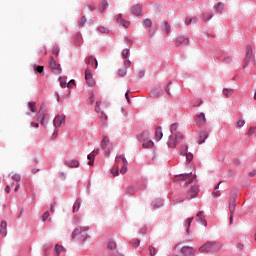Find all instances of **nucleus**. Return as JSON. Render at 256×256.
I'll use <instances>...</instances> for the list:
<instances>
[{
  "label": "nucleus",
  "mask_w": 256,
  "mask_h": 256,
  "mask_svg": "<svg viewBox=\"0 0 256 256\" xmlns=\"http://www.w3.org/2000/svg\"><path fill=\"white\" fill-rule=\"evenodd\" d=\"M223 249V243L217 241H208L204 245L199 248L201 253H209L213 251V253H219Z\"/></svg>",
  "instance_id": "obj_1"
},
{
  "label": "nucleus",
  "mask_w": 256,
  "mask_h": 256,
  "mask_svg": "<svg viewBox=\"0 0 256 256\" xmlns=\"http://www.w3.org/2000/svg\"><path fill=\"white\" fill-rule=\"evenodd\" d=\"M88 231L89 226L77 227L72 232V239H78V241H86L89 239V234H87Z\"/></svg>",
  "instance_id": "obj_2"
},
{
  "label": "nucleus",
  "mask_w": 256,
  "mask_h": 256,
  "mask_svg": "<svg viewBox=\"0 0 256 256\" xmlns=\"http://www.w3.org/2000/svg\"><path fill=\"white\" fill-rule=\"evenodd\" d=\"M174 181H186L185 184L186 185H191V183H196L197 181V176L193 175L192 172L190 173H184V174H178L176 176H174Z\"/></svg>",
  "instance_id": "obj_3"
},
{
  "label": "nucleus",
  "mask_w": 256,
  "mask_h": 256,
  "mask_svg": "<svg viewBox=\"0 0 256 256\" xmlns=\"http://www.w3.org/2000/svg\"><path fill=\"white\" fill-rule=\"evenodd\" d=\"M181 141H183V134L181 132H176L174 136H169L167 146L170 149H175V147H177V144L181 143Z\"/></svg>",
  "instance_id": "obj_4"
},
{
  "label": "nucleus",
  "mask_w": 256,
  "mask_h": 256,
  "mask_svg": "<svg viewBox=\"0 0 256 256\" xmlns=\"http://www.w3.org/2000/svg\"><path fill=\"white\" fill-rule=\"evenodd\" d=\"M253 58V47L251 45L246 46V56L244 58V68L251 63V59Z\"/></svg>",
  "instance_id": "obj_5"
},
{
  "label": "nucleus",
  "mask_w": 256,
  "mask_h": 256,
  "mask_svg": "<svg viewBox=\"0 0 256 256\" xmlns=\"http://www.w3.org/2000/svg\"><path fill=\"white\" fill-rule=\"evenodd\" d=\"M65 119H66L65 114L56 115L53 120L54 129H59V127H61V125L65 124Z\"/></svg>",
  "instance_id": "obj_6"
},
{
  "label": "nucleus",
  "mask_w": 256,
  "mask_h": 256,
  "mask_svg": "<svg viewBox=\"0 0 256 256\" xmlns=\"http://www.w3.org/2000/svg\"><path fill=\"white\" fill-rule=\"evenodd\" d=\"M40 116L37 117V121H40L41 125L47 128V125H49V115L41 112V109L39 110Z\"/></svg>",
  "instance_id": "obj_7"
},
{
  "label": "nucleus",
  "mask_w": 256,
  "mask_h": 256,
  "mask_svg": "<svg viewBox=\"0 0 256 256\" xmlns=\"http://www.w3.org/2000/svg\"><path fill=\"white\" fill-rule=\"evenodd\" d=\"M85 79H86V83H87V85H89V87H94L95 80L93 79V72H91V69L85 70Z\"/></svg>",
  "instance_id": "obj_8"
},
{
  "label": "nucleus",
  "mask_w": 256,
  "mask_h": 256,
  "mask_svg": "<svg viewBox=\"0 0 256 256\" xmlns=\"http://www.w3.org/2000/svg\"><path fill=\"white\" fill-rule=\"evenodd\" d=\"M197 195H199V186L193 185L187 193V199H189V200L195 199V197H197Z\"/></svg>",
  "instance_id": "obj_9"
},
{
  "label": "nucleus",
  "mask_w": 256,
  "mask_h": 256,
  "mask_svg": "<svg viewBox=\"0 0 256 256\" xmlns=\"http://www.w3.org/2000/svg\"><path fill=\"white\" fill-rule=\"evenodd\" d=\"M151 99H159L163 95V89L161 87L154 88L149 92Z\"/></svg>",
  "instance_id": "obj_10"
},
{
  "label": "nucleus",
  "mask_w": 256,
  "mask_h": 256,
  "mask_svg": "<svg viewBox=\"0 0 256 256\" xmlns=\"http://www.w3.org/2000/svg\"><path fill=\"white\" fill-rule=\"evenodd\" d=\"M151 133H153V131L144 130L137 136L138 141H140V143H143V141L149 140V138L151 137Z\"/></svg>",
  "instance_id": "obj_11"
},
{
  "label": "nucleus",
  "mask_w": 256,
  "mask_h": 256,
  "mask_svg": "<svg viewBox=\"0 0 256 256\" xmlns=\"http://www.w3.org/2000/svg\"><path fill=\"white\" fill-rule=\"evenodd\" d=\"M64 165L66 167H68L69 169H77V167H79L80 163H79V160L69 159L64 162Z\"/></svg>",
  "instance_id": "obj_12"
},
{
  "label": "nucleus",
  "mask_w": 256,
  "mask_h": 256,
  "mask_svg": "<svg viewBox=\"0 0 256 256\" xmlns=\"http://www.w3.org/2000/svg\"><path fill=\"white\" fill-rule=\"evenodd\" d=\"M181 253L184 256H195V249L193 247H190V246H183L181 248Z\"/></svg>",
  "instance_id": "obj_13"
},
{
  "label": "nucleus",
  "mask_w": 256,
  "mask_h": 256,
  "mask_svg": "<svg viewBox=\"0 0 256 256\" xmlns=\"http://www.w3.org/2000/svg\"><path fill=\"white\" fill-rule=\"evenodd\" d=\"M50 67H51L52 71H55V73L60 75L61 65L57 64V62L55 61V59L53 57L50 58Z\"/></svg>",
  "instance_id": "obj_14"
},
{
  "label": "nucleus",
  "mask_w": 256,
  "mask_h": 256,
  "mask_svg": "<svg viewBox=\"0 0 256 256\" xmlns=\"http://www.w3.org/2000/svg\"><path fill=\"white\" fill-rule=\"evenodd\" d=\"M196 117H197L196 125L198 127H203V125H205V123H207V118H205V113L201 112Z\"/></svg>",
  "instance_id": "obj_15"
},
{
  "label": "nucleus",
  "mask_w": 256,
  "mask_h": 256,
  "mask_svg": "<svg viewBox=\"0 0 256 256\" xmlns=\"http://www.w3.org/2000/svg\"><path fill=\"white\" fill-rule=\"evenodd\" d=\"M204 211H199L196 215V221L197 223H201L204 227H207V220L205 219V216L203 215Z\"/></svg>",
  "instance_id": "obj_16"
},
{
  "label": "nucleus",
  "mask_w": 256,
  "mask_h": 256,
  "mask_svg": "<svg viewBox=\"0 0 256 256\" xmlns=\"http://www.w3.org/2000/svg\"><path fill=\"white\" fill-rule=\"evenodd\" d=\"M177 45H189V37L187 36H178L176 38Z\"/></svg>",
  "instance_id": "obj_17"
},
{
  "label": "nucleus",
  "mask_w": 256,
  "mask_h": 256,
  "mask_svg": "<svg viewBox=\"0 0 256 256\" xmlns=\"http://www.w3.org/2000/svg\"><path fill=\"white\" fill-rule=\"evenodd\" d=\"M188 149H189V146L186 145V146L184 147V150L182 151V153H184V155H185V157H186L187 163H191V161H193V153L187 152Z\"/></svg>",
  "instance_id": "obj_18"
},
{
  "label": "nucleus",
  "mask_w": 256,
  "mask_h": 256,
  "mask_svg": "<svg viewBox=\"0 0 256 256\" xmlns=\"http://www.w3.org/2000/svg\"><path fill=\"white\" fill-rule=\"evenodd\" d=\"M1 237H7V221L3 220L0 224Z\"/></svg>",
  "instance_id": "obj_19"
},
{
  "label": "nucleus",
  "mask_w": 256,
  "mask_h": 256,
  "mask_svg": "<svg viewBox=\"0 0 256 256\" xmlns=\"http://www.w3.org/2000/svg\"><path fill=\"white\" fill-rule=\"evenodd\" d=\"M209 137V133L206 131H201L199 134V140H198V145H203L205 143V140H207Z\"/></svg>",
  "instance_id": "obj_20"
},
{
  "label": "nucleus",
  "mask_w": 256,
  "mask_h": 256,
  "mask_svg": "<svg viewBox=\"0 0 256 256\" xmlns=\"http://www.w3.org/2000/svg\"><path fill=\"white\" fill-rule=\"evenodd\" d=\"M88 65H91V67H93L94 69H97L98 65H99V62H97V58L93 57V56H90L88 59H87V62H86Z\"/></svg>",
  "instance_id": "obj_21"
},
{
  "label": "nucleus",
  "mask_w": 256,
  "mask_h": 256,
  "mask_svg": "<svg viewBox=\"0 0 256 256\" xmlns=\"http://www.w3.org/2000/svg\"><path fill=\"white\" fill-rule=\"evenodd\" d=\"M116 21H117L118 25H122L123 27H129V25H131V23L129 21L123 19L121 14L118 15Z\"/></svg>",
  "instance_id": "obj_22"
},
{
  "label": "nucleus",
  "mask_w": 256,
  "mask_h": 256,
  "mask_svg": "<svg viewBox=\"0 0 256 256\" xmlns=\"http://www.w3.org/2000/svg\"><path fill=\"white\" fill-rule=\"evenodd\" d=\"M142 147L144 149H153V147H155V142H153V140H146L142 142Z\"/></svg>",
  "instance_id": "obj_23"
},
{
  "label": "nucleus",
  "mask_w": 256,
  "mask_h": 256,
  "mask_svg": "<svg viewBox=\"0 0 256 256\" xmlns=\"http://www.w3.org/2000/svg\"><path fill=\"white\" fill-rule=\"evenodd\" d=\"M141 5H135L133 6L130 11L133 15H136L137 17H139V15H141Z\"/></svg>",
  "instance_id": "obj_24"
},
{
  "label": "nucleus",
  "mask_w": 256,
  "mask_h": 256,
  "mask_svg": "<svg viewBox=\"0 0 256 256\" xmlns=\"http://www.w3.org/2000/svg\"><path fill=\"white\" fill-rule=\"evenodd\" d=\"M54 253H55L56 256L61 255V253H65V247H63L62 245L56 244L55 249H54Z\"/></svg>",
  "instance_id": "obj_25"
},
{
  "label": "nucleus",
  "mask_w": 256,
  "mask_h": 256,
  "mask_svg": "<svg viewBox=\"0 0 256 256\" xmlns=\"http://www.w3.org/2000/svg\"><path fill=\"white\" fill-rule=\"evenodd\" d=\"M156 141H161L163 139V129L161 126H158L156 128V133H155Z\"/></svg>",
  "instance_id": "obj_26"
},
{
  "label": "nucleus",
  "mask_w": 256,
  "mask_h": 256,
  "mask_svg": "<svg viewBox=\"0 0 256 256\" xmlns=\"http://www.w3.org/2000/svg\"><path fill=\"white\" fill-rule=\"evenodd\" d=\"M123 164L121 165L120 173L121 175H125L127 173V165H129V162L127 161V158H122Z\"/></svg>",
  "instance_id": "obj_27"
},
{
  "label": "nucleus",
  "mask_w": 256,
  "mask_h": 256,
  "mask_svg": "<svg viewBox=\"0 0 256 256\" xmlns=\"http://www.w3.org/2000/svg\"><path fill=\"white\" fill-rule=\"evenodd\" d=\"M81 203H82L81 198H77V200L75 201V203L73 205V213H77V211H79V209H81Z\"/></svg>",
  "instance_id": "obj_28"
},
{
  "label": "nucleus",
  "mask_w": 256,
  "mask_h": 256,
  "mask_svg": "<svg viewBox=\"0 0 256 256\" xmlns=\"http://www.w3.org/2000/svg\"><path fill=\"white\" fill-rule=\"evenodd\" d=\"M237 199L233 198L230 203H229V211L230 213L234 214L235 213V207H236Z\"/></svg>",
  "instance_id": "obj_29"
},
{
  "label": "nucleus",
  "mask_w": 256,
  "mask_h": 256,
  "mask_svg": "<svg viewBox=\"0 0 256 256\" xmlns=\"http://www.w3.org/2000/svg\"><path fill=\"white\" fill-rule=\"evenodd\" d=\"M107 145H109V137L104 136L101 141L100 147L101 149H107Z\"/></svg>",
  "instance_id": "obj_30"
},
{
  "label": "nucleus",
  "mask_w": 256,
  "mask_h": 256,
  "mask_svg": "<svg viewBox=\"0 0 256 256\" xmlns=\"http://www.w3.org/2000/svg\"><path fill=\"white\" fill-rule=\"evenodd\" d=\"M234 90L231 88H224L222 93L225 95V97L229 98L231 95H233Z\"/></svg>",
  "instance_id": "obj_31"
},
{
  "label": "nucleus",
  "mask_w": 256,
  "mask_h": 256,
  "mask_svg": "<svg viewBox=\"0 0 256 256\" xmlns=\"http://www.w3.org/2000/svg\"><path fill=\"white\" fill-rule=\"evenodd\" d=\"M152 206H153V207H157L158 209H159L160 207H163V200L157 198L156 200H154V201L152 202Z\"/></svg>",
  "instance_id": "obj_32"
},
{
  "label": "nucleus",
  "mask_w": 256,
  "mask_h": 256,
  "mask_svg": "<svg viewBox=\"0 0 256 256\" xmlns=\"http://www.w3.org/2000/svg\"><path fill=\"white\" fill-rule=\"evenodd\" d=\"M123 159H125L124 155L116 156V159H115L116 167H117V165H119V167H121V165H123Z\"/></svg>",
  "instance_id": "obj_33"
},
{
  "label": "nucleus",
  "mask_w": 256,
  "mask_h": 256,
  "mask_svg": "<svg viewBox=\"0 0 256 256\" xmlns=\"http://www.w3.org/2000/svg\"><path fill=\"white\" fill-rule=\"evenodd\" d=\"M108 7H109V3L106 0H103L102 5L99 8L100 13L105 12L108 9Z\"/></svg>",
  "instance_id": "obj_34"
},
{
  "label": "nucleus",
  "mask_w": 256,
  "mask_h": 256,
  "mask_svg": "<svg viewBox=\"0 0 256 256\" xmlns=\"http://www.w3.org/2000/svg\"><path fill=\"white\" fill-rule=\"evenodd\" d=\"M37 103L35 102H28V106L30 107V111L32 113H37Z\"/></svg>",
  "instance_id": "obj_35"
},
{
  "label": "nucleus",
  "mask_w": 256,
  "mask_h": 256,
  "mask_svg": "<svg viewBox=\"0 0 256 256\" xmlns=\"http://www.w3.org/2000/svg\"><path fill=\"white\" fill-rule=\"evenodd\" d=\"M88 161V165L92 166L95 163V154H88L87 156Z\"/></svg>",
  "instance_id": "obj_36"
},
{
  "label": "nucleus",
  "mask_w": 256,
  "mask_h": 256,
  "mask_svg": "<svg viewBox=\"0 0 256 256\" xmlns=\"http://www.w3.org/2000/svg\"><path fill=\"white\" fill-rule=\"evenodd\" d=\"M224 5L222 2H218L216 5V13H223Z\"/></svg>",
  "instance_id": "obj_37"
},
{
  "label": "nucleus",
  "mask_w": 256,
  "mask_h": 256,
  "mask_svg": "<svg viewBox=\"0 0 256 256\" xmlns=\"http://www.w3.org/2000/svg\"><path fill=\"white\" fill-rule=\"evenodd\" d=\"M177 129H179V124L178 123H174L171 124L170 126V133L173 135H175V131H177Z\"/></svg>",
  "instance_id": "obj_38"
},
{
  "label": "nucleus",
  "mask_w": 256,
  "mask_h": 256,
  "mask_svg": "<svg viewBox=\"0 0 256 256\" xmlns=\"http://www.w3.org/2000/svg\"><path fill=\"white\" fill-rule=\"evenodd\" d=\"M162 28L166 31V33H171V25L168 22H164Z\"/></svg>",
  "instance_id": "obj_39"
},
{
  "label": "nucleus",
  "mask_w": 256,
  "mask_h": 256,
  "mask_svg": "<svg viewBox=\"0 0 256 256\" xmlns=\"http://www.w3.org/2000/svg\"><path fill=\"white\" fill-rule=\"evenodd\" d=\"M191 23H197V18L187 17L186 20H185V25H191Z\"/></svg>",
  "instance_id": "obj_40"
},
{
  "label": "nucleus",
  "mask_w": 256,
  "mask_h": 256,
  "mask_svg": "<svg viewBox=\"0 0 256 256\" xmlns=\"http://www.w3.org/2000/svg\"><path fill=\"white\" fill-rule=\"evenodd\" d=\"M111 173L113 177H117V175H119V165H117L116 168H112Z\"/></svg>",
  "instance_id": "obj_41"
},
{
  "label": "nucleus",
  "mask_w": 256,
  "mask_h": 256,
  "mask_svg": "<svg viewBox=\"0 0 256 256\" xmlns=\"http://www.w3.org/2000/svg\"><path fill=\"white\" fill-rule=\"evenodd\" d=\"M130 243L133 247H139V245H141V240L139 239L131 240Z\"/></svg>",
  "instance_id": "obj_42"
},
{
  "label": "nucleus",
  "mask_w": 256,
  "mask_h": 256,
  "mask_svg": "<svg viewBox=\"0 0 256 256\" xmlns=\"http://www.w3.org/2000/svg\"><path fill=\"white\" fill-rule=\"evenodd\" d=\"M117 244L113 240H109L108 242V249H116Z\"/></svg>",
  "instance_id": "obj_43"
},
{
  "label": "nucleus",
  "mask_w": 256,
  "mask_h": 256,
  "mask_svg": "<svg viewBox=\"0 0 256 256\" xmlns=\"http://www.w3.org/2000/svg\"><path fill=\"white\" fill-rule=\"evenodd\" d=\"M149 251L151 256H156L157 255V248L153 246H149Z\"/></svg>",
  "instance_id": "obj_44"
},
{
  "label": "nucleus",
  "mask_w": 256,
  "mask_h": 256,
  "mask_svg": "<svg viewBox=\"0 0 256 256\" xmlns=\"http://www.w3.org/2000/svg\"><path fill=\"white\" fill-rule=\"evenodd\" d=\"M129 55H130V50L128 48L122 51V56L124 57V59L129 58Z\"/></svg>",
  "instance_id": "obj_45"
},
{
  "label": "nucleus",
  "mask_w": 256,
  "mask_h": 256,
  "mask_svg": "<svg viewBox=\"0 0 256 256\" xmlns=\"http://www.w3.org/2000/svg\"><path fill=\"white\" fill-rule=\"evenodd\" d=\"M12 179L13 181H16L17 183H19V181H21V174H13L12 175Z\"/></svg>",
  "instance_id": "obj_46"
},
{
  "label": "nucleus",
  "mask_w": 256,
  "mask_h": 256,
  "mask_svg": "<svg viewBox=\"0 0 256 256\" xmlns=\"http://www.w3.org/2000/svg\"><path fill=\"white\" fill-rule=\"evenodd\" d=\"M193 219H195V218H193V217H191V218H188L187 220H186V225H187V233L189 234V227H191V223H193Z\"/></svg>",
  "instance_id": "obj_47"
},
{
  "label": "nucleus",
  "mask_w": 256,
  "mask_h": 256,
  "mask_svg": "<svg viewBox=\"0 0 256 256\" xmlns=\"http://www.w3.org/2000/svg\"><path fill=\"white\" fill-rule=\"evenodd\" d=\"M85 23H87V18L85 16H82L79 22V27H85Z\"/></svg>",
  "instance_id": "obj_48"
},
{
  "label": "nucleus",
  "mask_w": 256,
  "mask_h": 256,
  "mask_svg": "<svg viewBox=\"0 0 256 256\" xmlns=\"http://www.w3.org/2000/svg\"><path fill=\"white\" fill-rule=\"evenodd\" d=\"M51 137L52 139H57V137H59V128H54V132Z\"/></svg>",
  "instance_id": "obj_49"
},
{
  "label": "nucleus",
  "mask_w": 256,
  "mask_h": 256,
  "mask_svg": "<svg viewBox=\"0 0 256 256\" xmlns=\"http://www.w3.org/2000/svg\"><path fill=\"white\" fill-rule=\"evenodd\" d=\"M118 75L120 77H125V75H127V69H119L118 70Z\"/></svg>",
  "instance_id": "obj_50"
},
{
  "label": "nucleus",
  "mask_w": 256,
  "mask_h": 256,
  "mask_svg": "<svg viewBox=\"0 0 256 256\" xmlns=\"http://www.w3.org/2000/svg\"><path fill=\"white\" fill-rule=\"evenodd\" d=\"M126 191L128 195H135V188L133 186L128 187Z\"/></svg>",
  "instance_id": "obj_51"
},
{
  "label": "nucleus",
  "mask_w": 256,
  "mask_h": 256,
  "mask_svg": "<svg viewBox=\"0 0 256 256\" xmlns=\"http://www.w3.org/2000/svg\"><path fill=\"white\" fill-rule=\"evenodd\" d=\"M100 119L102 120V123H105L107 121V114H105V112H100Z\"/></svg>",
  "instance_id": "obj_52"
},
{
  "label": "nucleus",
  "mask_w": 256,
  "mask_h": 256,
  "mask_svg": "<svg viewBox=\"0 0 256 256\" xmlns=\"http://www.w3.org/2000/svg\"><path fill=\"white\" fill-rule=\"evenodd\" d=\"M204 19L205 21H211V19H213V14L211 13L204 14Z\"/></svg>",
  "instance_id": "obj_53"
},
{
  "label": "nucleus",
  "mask_w": 256,
  "mask_h": 256,
  "mask_svg": "<svg viewBox=\"0 0 256 256\" xmlns=\"http://www.w3.org/2000/svg\"><path fill=\"white\" fill-rule=\"evenodd\" d=\"M98 31H99L100 33H109V29H107V28H105V27H103V26H99V27H98Z\"/></svg>",
  "instance_id": "obj_54"
},
{
  "label": "nucleus",
  "mask_w": 256,
  "mask_h": 256,
  "mask_svg": "<svg viewBox=\"0 0 256 256\" xmlns=\"http://www.w3.org/2000/svg\"><path fill=\"white\" fill-rule=\"evenodd\" d=\"M59 46H54L53 47V49H52V53L54 54V55H56V57L59 55Z\"/></svg>",
  "instance_id": "obj_55"
},
{
  "label": "nucleus",
  "mask_w": 256,
  "mask_h": 256,
  "mask_svg": "<svg viewBox=\"0 0 256 256\" xmlns=\"http://www.w3.org/2000/svg\"><path fill=\"white\" fill-rule=\"evenodd\" d=\"M61 87H67V81H65V78L60 77L59 78Z\"/></svg>",
  "instance_id": "obj_56"
},
{
  "label": "nucleus",
  "mask_w": 256,
  "mask_h": 256,
  "mask_svg": "<svg viewBox=\"0 0 256 256\" xmlns=\"http://www.w3.org/2000/svg\"><path fill=\"white\" fill-rule=\"evenodd\" d=\"M100 105H101V101H97L96 105H95L96 113H100V111H101Z\"/></svg>",
  "instance_id": "obj_57"
},
{
  "label": "nucleus",
  "mask_w": 256,
  "mask_h": 256,
  "mask_svg": "<svg viewBox=\"0 0 256 256\" xmlns=\"http://www.w3.org/2000/svg\"><path fill=\"white\" fill-rule=\"evenodd\" d=\"M34 70L38 73H43V66L34 65Z\"/></svg>",
  "instance_id": "obj_58"
},
{
  "label": "nucleus",
  "mask_w": 256,
  "mask_h": 256,
  "mask_svg": "<svg viewBox=\"0 0 256 256\" xmlns=\"http://www.w3.org/2000/svg\"><path fill=\"white\" fill-rule=\"evenodd\" d=\"M86 7L89 9V11H95L97 9L95 4H88L86 5Z\"/></svg>",
  "instance_id": "obj_59"
},
{
  "label": "nucleus",
  "mask_w": 256,
  "mask_h": 256,
  "mask_svg": "<svg viewBox=\"0 0 256 256\" xmlns=\"http://www.w3.org/2000/svg\"><path fill=\"white\" fill-rule=\"evenodd\" d=\"M144 25L145 27H151V25H153V22H151V19H146L144 20Z\"/></svg>",
  "instance_id": "obj_60"
},
{
  "label": "nucleus",
  "mask_w": 256,
  "mask_h": 256,
  "mask_svg": "<svg viewBox=\"0 0 256 256\" xmlns=\"http://www.w3.org/2000/svg\"><path fill=\"white\" fill-rule=\"evenodd\" d=\"M212 196H213V197H221V191H219V190H214V191L212 192Z\"/></svg>",
  "instance_id": "obj_61"
},
{
  "label": "nucleus",
  "mask_w": 256,
  "mask_h": 256,
  "mask_svg": "<svg viewBox=\"0 0 256 256\" xmlns=\"http://www.w3.org/2000/svg\"><path fill=\"white\" fill-rule=\"evenodd\" d=\"M124 67H125V69H129V67H131V60H125Z\"/></svg>",
  "instance_id": "obj_62"
},
{
  "label": "nucleus",
  "mask_w": 256,
  "mask_h": 256,
  "mask_svg": "<svg viewBox=\"0 0 256 256\" xmlns=\"http://www.w3.org/2000/svg\"><path fill=\"white\" fill-rule=\"evenodd\" d=\"M138 77H139V79H142V77H145V70H140L138 72Z\"/></svg>",
  "instance_id": "obj_63"
},
{
  "label": "nucleus",
  "mask_w": 256,
  "mask_h": 256,
  "mask_svg": "<svg viewBox=\"0 0 256 256\" xmlns=\"http://www.w3.org/2000/svg\"><path fill=\"white\" fill-rule=\"evenodd\" d=\"M245 125V120H239L237 122V127H243Z\"/></svg>",
  "instance_id": "obj_64"
}]
</instances>
